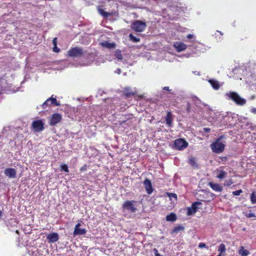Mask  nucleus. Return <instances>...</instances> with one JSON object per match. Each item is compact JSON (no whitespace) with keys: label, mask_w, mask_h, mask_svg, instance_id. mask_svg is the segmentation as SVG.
<instances>
[{"label":"nucleus","mask_w":256,"mask_h":256,"mask_svg":"<svg viewBox=\"0 0 256 256\" xmlns=\"http://www.w3.org/2000/svg\"><path fill=\"white\" fill-rule=\"evenodd\" d=\"M68 55L72 57H78L82 56L83 54L82 50L78 47L70 49L68 52Z\"/></svg>","instance_id":"nucleus-5"},{"label":"nucleus","mask_w":256,"mask_h":256,"mask_svg":"<svg viewBox=\"0 0 256 256\" xmlns=\"http://www.w3.org/2000/svg\"><path fill=\"white\" fill-rule=\"evenodd\" d=\"M194 36V35L193 34H189L187 36V38L189 39L190 38H192Z\"/></svg>","instance_id":"nucleus-40"},{"label":"nucleus","mask_w":256,"mask_h":256,"mask_svg":"<svg viewBox=\"0 0 256 256\" xmlns=\"http://www.w3.org/2000/svg\"><path fill=\"white\" fill-rule=\"evenodd\" d=\"M166 120L168 126H170L172 124V115L170 112L167 113Z\"/></svg>","instance_id":"nucleus-20"},{"label":"nucleus","mask_w":256,"mask_h":256,"mask_svg":"<svg viewBox=\"0 0 256 256\" xmlns=\"http://www.w3.org/2000/svg\"><path fill=\"white\" fill-rule=\"evenodd\" d=\"M246 216L247 218L256 217V216L254 215V214L252 212H250V213L246 214Z\"/></svg>","instance_id":"nucleus-33"},{"label":"nucleus","mask_w":256,"mask_h":256,"mask_svg":"<svg viewBox=\"0 0 256 256\" xmlns=\"http://www.w3.org/2000/svg\"><path fill=\"white\" fill-rule=\"evenodd\" d=\"M52 42L54 46H56L57 44V38H55L52 40Z\"/></svg>","instance_id":"nucleus-38"},{"label":"nucleus","mask_w":256,"mask_h":256,"mask_svg":"<svg viewBox=\"0 0 256 256\" xmlns=\"http://www.w3.org/2000/svg\"><path fill=\"white\" fill-rule=\"evenodd\" d=\"M146 26V25L144 22L140 20H136L133 22L132 28L137 32H142L144 30Z\"/></svg>","instance_id":"nucleus-3"},{"label":"nucleus","mask_w":256,"mask_h":256,"mask_svg":"<svg viewBox=\"0 0 256 256\" xmlns=\"http://www.w3.org/2000/svg\"><path fill=\"white\" fill-rule=\"evenodd\" d=\"M226 249L225 245L223 244H222L220 245L218 251L220 252V254H222L223 252H225Z\"/></svg>","instance_id":"nucleus-25"},{"label":"nucleus","mask_w":256,"mask_h":256,"mask_svg":"<svg viewBox=\"0 0 256 256\" xmlns=\"http://www.w3.org/2000/svg\"><path fill=\"white\" fill-rule=\"evenodd\" d=\"M2 215V212L0 210V216H1Z\"/></svg>","instance_id":"nucleus-46"},{"label":"nucleus","mask_w":256,"mask_h":256,"mask_svg":"<svg viewBox=\"0 0 256 256\" xmlns=\"http://www.w3.org/2000/svg\"><path fill=\"white\" fill-rule=\"evenodd\" d=\"M200 205H201V203L199 202L194 203L190 207L188 208L187 215L191 216L196 212L197 210L200 208L199 207Z\"/></svg>","instance_id":"nucleus-7"},{"label":"nucleus","mask_w":256,"mask_h":256,"mask_svg":"<svg viewBox=\"0 0 256 256\" xmlns=\"http://www.w3.org/2000/svg\"><path fill=\"white\" fill-rule=\"evenodd\" d=\"M242 192V190H238L232 192V194L234 196H239Z\"/></svg>","instance_id":"nucleus-32"},{"label":"nucleus","mask_w":256,"mask_h":256,"mask_svg":"<svg viewBox=\"0 0 256 256\" xmlns=\"http://www.w3.org/2000/svg\"><path fill=\"white\" fill-rule=\"evenodd\" d=\"M98 12H99V14H100V15H102V16H104V17H108V15H109L107 12H104L103 10H102V9H98Z\"/></svg>","instance_id":"nucleus-28"},{"label":"nucleus","mask_w":256,"mask_h":256,"mask_svg":"<svg viewBox=\"0 0 256 256\" xmlns=\"http://www.w3.org/2000/svg\"><path fill=\"white\" fill-rule=\"evenodd\" d=\"M206 246V245L204 243H200L198 244V247L200 248H204Z\"/></svg>","instance_id":"nucleus-37"},{"label":"nucleus","mask_w":256,"mask_h":256,"mask_svg":"<svg viewBox=\"0 0 256 256\" xmlns=\"http://www.w3.org/2000/svg\"><path fill=\"white\" fill-rule=\"evenodd\" d=\"M209 186L210 188L216 192H221L222 190V187L218 184H214L212 182H209Z\"/></svg>","instance_id":"nucleus-17"},{"label":"nucleus","mask_w":256,"mask_h":256,"mask_svg":"<svg viewBox=\"0 0 256 256\" xmlns=\"http://www.w3.org/2000/svg\"><path fill=\"white\" fill-rule=\"evenodd\" d=\"M184 230V228H182V226H177V227L175 228L174 229V232H178L180 230Z\"/></svg>","instance_id":"nucleus-31"},{"label":"nucleus","mask_w":256,"mask_h":256,"mask_svg":"<svg viewBox=\"0 0 256 256\" xmlns=\"http://www.w3.org/2000/svg\"><path fill=\"white\" fill-rule=\"evenodd\" d=\"M60 168L62 170H64L67 172H68V166L66 164H61Z\"/></svg>","instance_id":"nucleus-30"},{"label":"nucleus","mask_w":256,"mask_h":256,"mask_svg":"<svg viewBox=\"0 0 256 256\" xmlns=\"http://www.w3.org/2000/svg\"><path fill=\"white\" fill-rule=\"evenodd\" d=\"M194 98L196 99V100H199L198 98L196 97Z\"/></svg>","instance_id":"nucleus-47"},{"label":"nucleus","mask_w":256,"mask_h":256,"mask_svg":"<svg viewBox=\"0 0 256 256\" xmlns=\"http://www.w3.org/2000/svg\"><path fill=\"white\" fill-rule=\"evenodd\" d=\"M62 119V116L58 114H54L52 115L50 120V124L55 125L59 122Z\"/></svg>","instance_id":"nucleus-14"},{"label":"nucleus","mask_w":256,"mask_h":256,"mask_svg":"<svg viewBox=\"0 0 256 256\" xmlns=\"http://www.w3.org/2000/svg\"><path fill=\"white\" fill-rule=\"evenodd\" d=\"M232 184V181H230H230L228 182V183H227L226 184V186H230Z\"/></svg>","instance_id":"nucleus-42"},{"label":"nucleus","mask_w":256,"mask_h":256,"mask_svg":"<svg viewBox=\"0 0 256 256\" xmlns=\"http://www.w3.org/2000/svg\"><path fill=\"white\" fill-rule=\"evenodd\" d=\"M116 72L118 74H120L121 71L118 68L116 71Z\"/></svg>","instance_id":"nucleus-45"},{"label":"nucleus","mask_w":256,"mask_h":256,"mask_svg":"<svg viewBox=\"0 0 256 256\" xmlns=\"http://www.w3.org/2000/svg\"><path fill=\"white\" fill-rule=\"evenodd\" d=\"M80 223L78 224L75 228L74 232V235H82L84 234L86 232V230L85 228H80Z\"/></svg>","instance_id":"nucleus-10"},{"label":"nucleus","mask_w":256,"mask_h":256,"mask_svg":"<svg viewBox=\"0 0 256 256\" xmlns=\"http://www.w3.org/2000/svg\"><path fill=\"white\" fill-rule=\"evenodd\" d=\"M86 165H85L80 168V171H84L86 170Z\"/></svg>","instance_id":"nucleus-39"},{"label":"nucleus","mask_w":256,"mask_h":256,"mask_svg":"<svg viewBox=\"0 0 256 256\" xmlns=\"http://www.w3.org/2000/svg\"><path fill=\"white\" fill-rule=\"evenodd\" d=\"M0 90H1V89L0 88Z\"/></svg>","instance_id":"nucleus-49"},{"label":"nucleus","mask_w":256,"mask_h":256,"mask_svg":"<svg viewBox=\"0 0 256 256\" xmlns=\"http://www.w3.org/2000/svg\"><path fill=\"white\" fill-rule=\"evenodd\" d=\"M115 56L119 60L122 59V56L120 50H117L115 52Z\"/></svg>","instance_id":"nucleus-24"},{"label":"nucleus","mask_w":256,"mask_h":256,"mask_svg":"<svg viewBox=\"0 0 256 256\" xmlns=\"http://www.w3.org/2000/svg\"><path fill=\"white\" fill-rule=\"evenodd\" d=\"M204 132H210V129L209 128H204Z\"/></svg>","instance_id":"nucleus-41"},{"label":"nucleus","mask_w":256,"mask_h":256,"mask_svg":"<svg viewBox=\"0 0 256 256\" xmlns=\"http://www.w3.org/2000/svg\"><path fill=\"white\" fill-rule=\"evenodd\" d=\"M100 44L104 48L109 49H113L116 48V44L114 42H110L109 41H104L100 42Z\"/></svg>","instance_id":"nucleus-15"},{"label":"nucleus","mask_w":256,"mask_h":256,"mask_svg":"<svg viewBox=\"0 0 256 256\" xmlns=\"http://www.w3.org/2000/svg\"><path fill=\"white\" fill-rule=\"evenodd\" d=\"M226 144V142L222 140V138H220L210 144V148L212 152L220 154L224 152Z\"/></svg>","instance_id":"nucleus-1"},{"label":"nucleus","mask_w":256,"mask_h":256,"mask_svg":"<svg viewBox=\"0 0 256 256\" xmlns=\"http://www.w3.org/2000/svg\"><path fill=\"white\" fill-rule=\"evenodd\" d=\"M134 203V202L126 201L124 204L123 207L128 210H130L132 212H134L136 210V208Z\"/></svg>","instance_id":"nucleus-12"},{"label":"nucleus","mask_w":256,"mask_h":256,"mask_svg":"<svg viewBox=\"0 0 256 256\" xmlns=\"http://www.w3.org/2000/svg\"><path fill=\"white\" fill-rule=\"evenodd\" d=\"M153 250L154 252V254L155 256H162L160 255L158 253V250L157 249L154 248Z\"/></svg>","instance_id":"nucleus-34"},{"label":"nucleus","mask_w":256,"mask_h":256,"mask_svg":"<svg viewBox=\"0 0 256 256\" xmlns=\"http://www.w3.org/2000/svg\"><path fill=\"white\" fill-rule=\"evenodd\" d=\"M129 36H130V40L134 42H138L140 41L139 38L135 37L132 34H130Z\"/></svg>","instance_id":"nucleus-27"},{"label":"nucleus","mask_w":256,"mask_h":256,"mask_svg":"<svg viewBox=\"0 0 256 256\" xmlns=\"http://www.w3.org/2000/svg\"><path fill=\"white\" fill-rule=\"evenodd\" d=\"M44 122L41 120L34 121L32 123V128L34 132H38L44 130Z\"/></svg>","instance_id":"nucleus-6"},{"label":"nucleus","mask_w":256,"mask_h":256,"mask_svg":"<svg viewBox=\"0 0 256 256\" xmlns=\"http://www.w3.org/2000/svg\"><path fill=\"white\" fill-rule=\"evenodd\" d=\"M208 82L214 90H218L220 87V84L218 81L214 80H210Z\"/></svg>","instance_id":"nucleus-18"},{"label":"nucleus","mask_w":256,"mask_h":256,"mask_svg":"<svg viewBox=\"0 0 256 256\" xmlns=\"http://www.w3.org/2000/svg\"><path fill=\"white\" fill-rule=\"evenodd\" d=\"M53 50L54 52H60V49L56 46H54L53 48Z\"/></svg>","instance_id":"nucleus-36"},{"label":"nucleus","mask_w":256,"mask_h":256,"mask_svg":"<svg viewBox=\"0 0 256 256\" xmlns=\"http://www.w3.org/2000/svg\"><path fill=\"white\" fill-rule=\"evenodd\" d=\"M163 89L164 90H170L169 87H168V86H164Z\"/></svg>","instance_id":"nucleus-44"},{"label":"nucleus","mask_w":256,"mask_h":256,"mask_svg":"<svg viewBox=\"0 0 256 256\" xmlns=\"http://www.w3.org/2000/svg\"><path fill=\"white\" fill-rule=\"evenodd\" d=\"M144 186L147 193L148 194H150L153 190L150 181L148 179H146L144 182Z\"/></svg>","instance_id":"nucleus-16"},{"label":"nucleus","mask_w":256,"mask_h":256,"mask_svg":"<svg viewBox=\"0 0 256 256\" xmlns=\"http://www.w3.org/2000/svg\"><path fill=\"white\" fill-rule=\"evenodd\" d=\"M50 104H55L56 106H60V104L56 102L54 98H50L48 99L42 106L43 109H46Z\"/></svg>","instance_id":"nucleus-11"},{"label":"nucleus","mask_w":256,"mask_h":256,"mask_svg":"<svg viewBox=\"0 0 256 256\" xmlns=\"http://www.w3.org/2000/svg\"><path fill=\"white\" fill-rule=\"evenodd\" d=\"M134 92L132 91L130 88H126L124 90V93L127 96L132 95L134 94Z\"/></svg>","instance_id":"nucleus-23"},{"label":"nucleus","mask_w":256,"mask_h":256,"mask_svg":"<svg viewBox=\"0 0 256 256\" xmlns=\"http://www.w3.org/2000/svg\"><path fill=\"white\" fill-rule=\"evenodd\" d=\"M189 162L192 166H194L196 164V158L194 157H192L189 159Z\"/></svg>","instance_id":"nucleus-29"},{"label":"nucleus","mask_w":256,"mask_h":256,"mask_svg":"<svg viewBox=\"0 0 256 256\" xmlns=\"http://www.w3.org/2000/svg\"><path fill=\"white\" fill-rule=\"evenodd\" d=\"M46 238L50 243H53L58 240V235L57 233L53 232L47 235Z\"/></svg>","instance_id":"nucleus-13"},{"label":"nucleus","mask_w":256,"mask_h":256,"mask_svg":"<svg viewBox=\"0 0 256 256\" xmlns=\"http://www.w3.org/2000/svg\"><path fill=\"white\" fill-rule=\"evenodd\" d=\"M250 200L252 204H256V194L252 192L250 195Z\"/></svg>","instance_id":"nucleus-26"},{"label":"nucleus","mask_w":256,"mask_h":256,"mask_svg":"<svg viewBox=\"0 0 256 256\" xmlns=\"http://www.w3.org/2000/svg\"><path fill=\"white\" fill-rule=\"evenodd\" d=\"M251 112H252V113H254V114H256V108H252L251 110Z\"/></svg>","instance_id":"nucleus-43"},{"label":"nucleus","mask_w":256,"mask_h":256,"mask_svg":"<svg viewBox=\"0 0 256 256\" xmlns=\"http://www.w3.org/2000/svg\"><path fill=\"white\" fill-rule=\"evenodd\" d=\"M4 174L10 178H13L16 177V171L14 168H8L4 171Z\"/></svg>","instance_id":"nucleus-9"},{"label":"nucleus","mask_w":256,"mask_h":256,"mask_svg":"<svg viewBox=\"0 0 256 256\" xmlns=\"http://www.w3.org/2000/svg\"><path fill=\"white\" fill-rule=\"evenodd\" d=\"M238 254L241 256H248L250 254V252L247 250L244 249L243 246H242L240 248Z\"/></svg>","instance_id":"nucleus-19"},{"label":"nucleus","mask_w":256,"mask_h":256,"mask_svg":"<svg viewBox=\"0 0 256 256\" xmlns=\"http://www.w3.org/2000/svg\"><path fill=\"white\" fill-rule=\"evenodd\" d=\"M169 197L170 198H174L176 200L177 198L176 194H169Z\"/></svg>","instance_id":"nucleus-35"},{"label":"nucleus","mask_w":256,"mask_h":256,"mask_svg":"<svg viewBox=\"0 0 256 256\" xmlns=\"http://www.w3.org/2000/svg\"><path fill=\"white\" fill-rule=\"evenodd\" d=\"M225 96L229 99L234 101L236 104L240 106L244 105L246 100L242 98L237 92H230L226 94Z\"/></svg>","instance_id":"nucleus-2"},{"label":"nucleus","mask_w":256,"mask_h":256,"mask_svg":"<svg viewBox=\"0 0 256 256\" xmlns=\"http://www.w3.org/2000/svg\"><path fill=\"white\" fill-rule=\"evenodd\" d=\"M218 256H221V254H219V255H218Z\"/></svg>","instance_id":"nucleus-48"},{"label":"nucleus","mask_w":256,"mask_h":256,"mask_svg":"<svg viewBox=\"0 0 256 256\" xmlns=\"http://www.w3.org/2000/svg\"><path fill=\"white\" fill-rule=\"evenodd\" d=\"M166 219L168 221L174 222L176 220V216L174 214L172 213L166 216Z\"/></svg>","instance_id":"nucleus-21"},{"label":"nucleus","mask_w":256,"mask_h":256,"mask_svg":"<svg viewBox=\"0 0 256 256\" xmlns=\"http://www.w3.org/2000/svg\"><path fill=\"white\" fill-rule=\"evenodd\" d=\"M174 146L175 149L182 150L188 146V142L184 139L178 138L175 140Z\"/></svg>","instance_id":"nucleus-4"},{"label":"nucleus","mask_w":256,"mask_h":256,"mask_svg":"<svg viewBox=\"0 0 256 256\" xmlns=\"http://www.w3.org/2000/svg\"><path fill=\"white\" fill-rule=\"evenodd\" d=\"M216 172L218 173L216 177L220 179L224 178L226 174V172L223 170H218Z\"/></svg>","instance_id":"nucleus-22"},{"label":"nucleus","mask_w":256,"mask_h":256,"mask_svg":"<svg viewBox=\"0 0 256 256\" xmlns=\"http://www.w3.org/2000/svg\"><path fill=\"white\" fill-rule=\"evenodd\" d=\"M174 46L178 52L184 51L187 48V46L180 42H176L174 44Z\"/></svg>","instance_id":"nucleus-8"}]
</instances>
